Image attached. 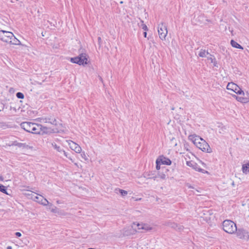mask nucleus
Instances as JSON below:
<instances>
[{
	"label": "nucleus",
	"mask_w": 249,
	"mask_h": 249,
	"mask_svg": "<svg viewBox=\"0 0 249 249\" xmlns=\"http://www.w3.org/2000/svg\"><path fill=\"white\" fill-rule=\"evenodd\" d=\"M190 137H192L191 139L194 144L202 151L207 153L212 152V150L208 143L200 137L196 135H191Z\"/></svg>",
	"instance_id": "nucleus-1"
},
{
	"label": "nucleus",
	"mask_w": 249,
	"mask_h": 249,
	"mask_svg": "<svg viewBox=\"0 0 249 249\" xmlns=\"http://www.w3.org/2000/svg\"><path fill=\"white\" fill-rule=\"evenodd\" d=\"M20 126L28 132L38 134L39 133V130L41 129V124L25 122L21 123Z\"/></svg>",
	"instance_id": "nucleus-2"
},
{
	"label": "nucleus",
	"mask_w": 249,
	"mask_h": 249,
	"mask_svg": "<svg viewBox=\"0 0 249 249\" xmlns=\"http://www.w3.org/2000/svg\"><path fill=\"white\" fill-rule=\"evenodd\" d=\"M88 57L86 53H81L77 56L71 58L70 61L79 65H87L89 62L88 59Z\"/></svg>",
	"instance_id": "nucleus-3"
},
{
	"label": "nucleus",
	"mask_w": 249,
	"mask_h": 249,
	"mask_svg": "<svg viewBox=\"0 0 249 249\" xmlns=\"http://www.w3.org/2000/svg\"><path fill=\"white\" fill-rule=\"evenodd\" d=\"M223 230L230 234L234 233L237 231L235 223L231 220H225L222 223Z\"/></svg>",
	"instance_id": "nucleus-4"
},
{
	"label": "nucleus",
	"mask_w": 249,
	"mask_h": 249,
	"mask_svg": "<svg viewBox=\"0 0 249 249\" xmlns=\"http://www.w3.org/2000/svg\"><path fill=\"white\" fill-rule=\"evenodd\" d=\"M13 37V34L11 32L4 30L0 31V39L3 42L9 43L11 42V37Z\"/></svg>",
	"instance_id": "nucleus-5"
},
{
	"label": "nucleus",
	"mask_w": 249,
	"mask_h": 249,
	"mask_svg": "<svg viewBox=\"0 0 249 249\" xmlns=\"http://www.w3.org/2000/svg\"><path fill=\"white\" fill-rule=\"evenodd\" d=\"M167 32V27L164 23H161L158 25L159 37L162 40L165 39Z\"/></svg>",
	"instance_id": "nucleus-6"
},
{
	"label": "nucleus",
	"mask_w": 249,
	"mask_h": 249,
	"mask_svg": "<svg viewBox=\"0 0 249 249\" xmlns=\"http://www.w3.org/2000/svg\"><path fill=\"white\" fill-rule=\"evenodd\" d=\"M227 89L228 90H231V91H234L237 94H245L242 89L238 85L233 82L229 83L227 86Z\"/></svg>",
	"instance_id": "nucleus-7"
},
{
	"label": "nucleus",
	"mask_w": 249,
	"mask_h": 249,
	"mask_svg": "<svg viewBox=\"0 0 249 249\" xmlns=\"http://www.w3.org/2000/svg\"><path fill=\"white\" fill-rule=\"evenodd\" d=\"M237 236L240 238L249 240V233L243 229H237V231H235Z\"/></svg>",
	"instance_id": "nucleus-8"
},
{
	"label": "nucleus",
	"mask_w": 249,
	"mask_h": 249,
	"mask_svg": "<svg viewBox=\"0 0 249 249\" xmlns=\"http://www.w3.org/2000/svg\"><path fill=\"white\" fill-rule=\"evenodd\" d=\"M41 128L39 130V133L38 134L43 135L44 134H49L52 133H59L60 131L57 129H51L48 128L46 126H44L41 125Z\"/></svg>",
	"instance_id": "nucleus-9"
},
{
	"label": "nucleus",
	"mask_w": 249,
	"mask_h": 249,
	"mask_svg": "<svg viewBox=\"0 0 249 249\" xmlns=\"http://www.w3.org/2000/svg\"><path fill=\"white\" fill-rule=\"evenodd\" d=\"M186 164L190 167H192L196 171H197L199 172L208 173V171L198 167L197 164L192 160L187 161Z\"/></svg>",
	"instance_id": "nucleus-10"
},
{
	"label": "nucleus",
	"mask_w": 249,
	"mask_h": 249,
	"mask_svg": "<svg viewBox=\"0 0 249 249\" xmlns=\"http://www.w3.org/2000/svg\"><path fill=\"white\" fill-rule=\"evenodd\" d=\"M164 225L166 226L170 227L174 229L178 230L180 231L183 230V227L181 225H178L177 223L175 222H172L171 221H168L165 222Z\"/></svg>",
	"instance_id": "nucleus-11"
},
{
	"label": "nucleus",
	"mask_w": 249,
	"mask_h": 249,
	"mask_svg": "<svg viewBox=\"0 0 249 249\" xmlns=\"http://www.w3.org/2000/svg\"><path fill=\"white\" fill-rule=\"evenodd\" d=\"M8 145L9 146H17L18 147H22L23 148H29V149H30V148H32V147L29 146L28 145L26 144L25 143H23L18 142L17 141H15L12 142V143L9 144Z\"/></svg>",
	"instance_id": "nucleus-12"
},
{
	"label": "nucleus",
	"mask_w": 249,
	"mask_h": 249,
	"mask_svg": "<svg viewBox=\"0 0 249 249\" xmlns=\"http://www.w3.org/2000/svg\"><path fill=\"white\" fill-rule=\"evenodd\" d=\"M70 148L74 150L77 153H80L81 152L82 149L81 147L77 143L71 141V144L69 143Z\"/></svg>",
	"instance_id": "nucleus-13"
},
{
	"label": "nucleus",
	"mask_w": 249,
	"mask_h": 249,
	"mask_svg": "<svg viewBox=\"0 0 249 249\" xmlns=\"http://www.w3.org/2000/svg\"><path fill=\"white\" fill-rule=\"evenodd\" d=\"M158 159H160V163H161L162 164L167 165H169L171 164V163H172L171 160L169 159L166 158V157H164L163 156H160L159 158H158Z\"/></svg>",
	"instance_id": "nucleus-14"
},
{
	"label": "nucleus",
	"mask_w": 249,
	"mask_h": 249,
	"mask_svg": "<svg viewBox=\"0 0 249 249\" xmlns=\"http://www.w3.org/2000/svg\"><path fill=\"white\" fill-rule=\"evenodd\" d=\"M43 121L44 123H50L53 125H57V121L55 118H53L51 117H46L43 119Z\"/></svg>",
	"instance_id": "nucleus-15"
},
{
	"label": "nucleus",
	"mask_w": 249,
	"mask_h": 249,
	"mask_svg": "<svg viewBox=\"0 0 249 249\" xmlns=\"http://www.w3.org/2000/svg\"><path fill=\"white\" fill-rule=\"evenodd\" d=\"M132 231H134L132 228L130 229H126L125 228L123 230V235L124 236H129L133 234Z\"/></svg>",
	"instance_id": "nucleus-16"
},
{
	"label": "nucleus",
	"mask_w": 249,
	"mask_h": 249,
	"mask_svg": "<svg viewBox=\"0 0 249 249\" xmlns=\"http://www.w3.org/2000/svg\"><path fill=\"white\" fill-rule=\"evenodd\" d=\"M233 97L236 98V99L242 103H247L249 101V99L246 97H239L235 95H233Z\"/></svg>",
	"instance_id": "nucleus-17"
},
{
	"label": "nucleus",
	"mask_w": 249,
	"mask_h": 249,
	"mask_svg": "<svg viewBox=\"0 0 249 249\" xmlns=\"http://www.w3.org/2000/svg\"><path fill=\"white\" fill-rule=\"evenodd\" d=\"M231 44L232 47L243 50V47L234 40H231Z\"/></svg>",
	"instance_id": "nucleus-18"
},
{
	"label": "nucleus",
	"mask_w": 249,
	"mask_h": 249,
	"mask_svg": "<svg viewBox=\"0 0 249 249\" xmlns=\"http://www.w3.org/2000/svg\"><path fill=\"white\" fill-rule=\"evenodd\" d=\"M161 170H162L161 172H160V171L159 172V173L157 175V178H161L162 179H164L166 178V175L164 173L163 171L165 170L166 171L167 170L166 169H164L163 168H162Z\"/></svg>",
	"instance_id": "nucleus-19"
},
{
	"label": "nucleus",
	"mask_w": 249,
	"mask_h": 249,
	"mask_svg": "<svg viewBox=\"0 0 249 249\" xmlns=\"http://www.w3.org/2000/svg\"><path fill=\"white\" fill-rule=\"evenodd\" d=\"M40 200H37L38 203H40L44 206L49 204L48 201L46 198H44L43 196H40Z\"/></svg>",
	"instance_id": "nucleus-20"
},
{
	"label": "nucleus",
	"mask_w": 249,
	"mask_h": 249,
	"mask_svg": "<svg viewBox=\"0 0 249 249\" xmlns=\"http://www.w3.org/2000/svg\"><path fill=\"white\" fill-rule=\"evenodd\" d=\"M242 170L244 173H249V162L242 165Z\"/></svg>",
	"instance_id": "nucleus-21"
},
{
	"label": "nucleus",
	"mask_w": 249,
	"mask_h": 249,
	"mask_svg": "<svg viewBox=\"0 0 249 249\" xmlns=\"http://www.w3.org/2000/svg\"><path fill=\"white\" fill-rule=\"evenodd\" d=\"M8 43L14 45H18L20 44V41L16 38L13 35V37H11V42H9Z\"/></svg>",
	"instance_id": "nucleus-22"
},
{
	"label": "nucleus",
	"mask_w": 249,
	"mask_h": 249,
	"mask_svg": "<svg viewBox=\"0 0 249 249\" xmlns=\"http://www.w3.org/2000/svg\"><path fill=\"white\" fill-rule=\"evenodd\" d=\"M52 145L58 152H59L60 153H62V152L63 151V149H62L60 146L57 145V144L55 143H54V142L52 143Z\"/></svg>",
	"instance_id": "nucleus-23"
},
{
	"label": "nucleus",
	"mask_w": 249,
	"mask_h": 249,
	"mask_svg": "<svg viewBox=\"0 0 249 249\" xmlns=\"http://www.w3.org/2000/svg\"><path fill=\"white\" fill-rule=\"evenodd\" d=\"M118 191H119V192L122 196H125L127 194V192L126 191L120 189L119 188H117L115 189V192L116 193H118Z\"/></svg>",
	"instance_id": "nucleus-24"
},
{
	"label": "nucleus",
	"mask_w": 249,
	"mask_h": 249,
	"mask_svg": "<svg viewBox=\"0 0 249 249\" xmlns=\"http://www.w3.org/2000/svg\"><path fill=\"white\" fill-rule=\"evenodd\" d=\"M209 54V53L208 52H206L205 50L201 49L198 53V55L201 57H205L206 56V54Z\"/></svg>",
	"instance_id": "nucleus-25"
},
{
	"label": "nucleus",
	"mask_w": 249,
	"mask_h": 249,
	"mask_svg": "<svg viewBox=\"0 0 249 249\" xmlns=\"http://www.w3.org/2000/svg\"><path fill=\"white\" fill-rule=\"evenodd\" d=\"M142 230H144L146 231H149L152 230V227L149 226L148 224H143V226H142Z\"/></svg>",
	"instance_id": "nucleus-26"
},
{
	"label": "nucleus",
	"mask_w": 249,
	"mask_h": 249,
	"mask_svg": "<svg viewBox=\"0 0 249 249\" xmlns=\"http://www.w3.org/2000/svg\"><path fill=\"white\" fill-rule=\"evenodd\" d=\"M141 24L140 25V26L141 27H142V28L145 31H146L148 30L147 26L144 24V22H143V21L142 19H141Z\"/></svg>",
	"instance_id": "nucleus-27"
},
{
	"label": "nucleus",
	"mask_w": 249,
	"mask_h": 249,
	"mask_svg": "<svg viewBox=\"0 0 249 249\" xmlns=\"http://www.w3.org/2000/svg\"><path fill=\"white\" fill-rule=\"evenodd\" d=\"M16 96L18 99H23L24 97V94L20 92H18L16 93Z\"/></svg>",
	"instance_id": "nucleus-28"
},
{
	"label": "nucleus",
	"mask_w": 249,
	"mask_h": 249,
	"mask_svg": "<svg viewBox=\"0 0 249 249\" xmlns=\"http://www.w3.org/2000/svg\"><path fill=\"white\" fill-rule=\"evenodd\" d=\"M0 192L7 195H11V194L7 191V188L5 186H3V188H2V190L0 191Z\"/></svg>",
	"instance_id": "nucleus-29"
},
{
	"label": "nucleus",
	"mask_w": 249,
	"mask_h": 249,
	"mask_svg": "<svg viewBox=\"0 0 249 249\" xmlns=\"http://www.w3.org/2000/svg\"><path fill=\"white\" fill-rule=\"evenodd\" d=\"M25 195L27 196L28 198H29V197L32 196H34L33 192L29 190H27V192L25 193Z\"/></svg>",
	"instance_id": "nucleus-30"
},
{
	"label": "nucleus",
	"mask_w": 249,
	"mask_h": 249,
	"mask_svg": "<svg viewBox=\"0 0 249 249\" xmlns=\"http://www.w3.org/2000/svg\"><path fill=\"white\" fill-rule=\"evenodd\" d=\"M160 159H157L156 160V169L159 170L160 169Z\"/></svg>",
	"instance_id": "nucleus-31"
},
{
	"label": "nucleus",
	"mask_w": 249,
	"mask_h": 249,
	"mask_svg": "<svg viewBox=\"0 0 249 249\" xmlns=\"http://www.w3.org/2000/svg\"><path fill=\"white\" fill-rule=\"evenodd\" d=\"M62 153H63L64 154V155H65V156L67 158H68V159H69L72 162H73V161L72 160V159L71 158L70 156H69V154L66 152L64 150H63V151L62 152Z\"/></svg>",
	"instance_id": "nucleus-32"
},
{
	"label": "nucleus",
	"mask_w": 249,
	"mask_h": 249,
	"mask_svg": "<svg viewBox=\"0 0 249 249\" xmlns=\"http://www.w3.org/2000/svg\"><path fill=\"white\" fill-rule=\"evenodd\" d=\"M29 198L32 199L34 200V201H36L37 202H38L37 200H40V197H38L37 196H35L34 197H33V196H32L31 197H29Z\"/></svg>",
	"instance_id": "nucleus-33"
},
{
	"label": "nucleus",
	"mask_w": 249,
	"mask_h": 249,
	"mask_svg": "<svg viewBox=\"0 0 249 249\" xmlns=\"http://www.w3.org/2000/svg\"><path fill=\"white\" fill-rule=\"evenodd\" d=\"M98 44L99 45V47L100 48L102 44V39L101 37L100 36L98 37Z\"/></svg>",
	"instance_id": "nucleus-34"
},
{
	"label": "nucleus",
	"mask_w": 249,
	"mask_h": 249,
	"mask_svg": "<svg viewBox=\"0 0 249 249\" xmlns=\"http://www.w3.org/2000/svg\"><path fill=\"white\" fill-rule=\"evenodd\" d=\"M137 227H138V228L139 230H141V229H142V227H143L142 226H143V224H139V223H138L137 224Z\"/></svg>",
	"instance_id": "nucleus-35"
},
{
	"label": "nucleus",
	"mask_w": 249,
	"mask_h": 249,
	"mask_svg": "<svg viewBox=\"0 0 249 249\" xmlns=\"http://www.w3.org/2000/svg\"><path fill=\"white\" fill-rule=\"evenodd\" d=\"M15 235H16V236L17 237H20L21 236V233L20 232H16L15 233Z\"/></svg>",
	"instance_id": "nucleus-36"
},
{
	"label": "nucleus",
	"mask_w": 249,
	"mask_h": 249,
	"mask_svg": "<svg viewBox=\"0 0 249 249\" xmlns=\"http://www.w3.org/2000/svg\"><path fill=\"white\" fill-rule=\"evenodd\" d=\"M208 59L210 60L211 62V63H213V61L215 60L214 58H212V57H208Z\"/></svg>",
	"instance_id": "nucleus-37"
},
{
	"label": "nucleus",
	"mask_w": 249,
	"mask_h": 249,
	"mask_svg": "<svg viewBox=\"0 0 249 249\" xmlns=\"http://www.w3.org/2000/svg\"><path fill=\"white\" fill-rule=\"evenodd\" d=\"M1 107H0V112L3 110L4 106L2 103H0Z\"/></svg>",
	"instance_id": "nucleus-38"
},
{
	"label": "nucleus",
	"mask_w": 249,
	"mask_h": 249,
	"mask_svg": "<svg viewBox=\"0 0 249 249\" xmlns=\"http://www.w3.org/2000/svg\"><path fill=\"white\" fill-rule=\"evenodd\" d=\"M149 176H150L149 177V178H152V179H154V180L156 179V178H157V176H150V175H148Z\"/></svg>",
	"instance_id": "nucleus-39"
},
{
	"label": "nucleus",
	"mask_w": 249,
	"mask_h": 249,
	"mask_svg": "<svg viewBox=\"0 0 249 249\" xmlns=\"http://www.w3.org/2000/svg\"><path fill=\"white\" fill-rule=\"evenodd\" d=\"M51 211L53 213H56V207H55L54 208H53Z\"/></svg>",
	"instance_id": "nucleus-40"
},
{
	"label": "nucleus",
	"mask_w": 249,
	"mask_h": 249,
	"mask_svg": "<svg viewBox=\"0 0 249 249\" xmlns=\"http://www.w3.org/2000/svg\"><path fill=\"white\" fill-rule=\"evenodd\" d=\"M213 65H214L215 67L217 66V62H216V60H215V59L213 61Z\"/></svg>",
	"instance_id": "nucleus-41"
},
{
	"label": "nucleus",
	"mask_w": 249,
	"mask_h": 249,
	"mask_svg": "<svg viewBox=\"0 0 249 249\" xmlns=\"http://www.w3.org/2000/svg\"><path fill=\"white\" fill-rule=\"evenodd\" d=\"M3 186L4 185L0 183V191L2 190V188H3Z\"/></svg>",
	"instance_id": "nucleus-42"
},
{
	"label": "nucleus",
	"mask_w": 249,
	"mask_h": 249,
	"mask_svg": "<svg viewBox=\"0 0 249 249\" xmlns=\"http://www.w3.org/2000/svg\"><path fill=\"white\" fill-rule=\"evenodd\" d=\"M143 36H144V37H146V36H147V33H146V31L143 33Z\"/></svg>",
	"instance_id": "nucleus-43"
},
{
	"label": "nucleus",
	"mask_w": 249,
	"mask_h": 249,
	"mask_svg": "<svg viewBox=\"0 0 249 249\" xmlns=\"http://www.w3.org/2000/svg\"><path fill=\"white\" fill-rule=\"evenodd\" d=\"M3 178L2 176H0V181H3Z\"/></svg>",
	"instance_id": "nucleus-44"
},
{
	"label": "nucleus",
	"mask_w": 249,
	"mask_h": 249,
	"mask_svg": "<svg viewBox=\"0 0 249 249\" xmlns=\"http://www.w3.org/2000/svg\"><path fill=\"white\" fill-rule=\"evenodd\" d=\"M7 249H12V247L11 246H8Z\"/></svg>",
	"instance_id": "nucleus-45"
},
{
	"label": "nucleus",
	"mask_w": 249,
	"mask_h": 249,
	"mask_svg": "<svg viewBox=\"0 0 249 249\" xmlns=\"http://www.w3.org/2000/svg\"><path fill=\"white\" fill-rule=\"evenodd\" d=\"M187 186L189 188H193V187L192 186H191L190 185H187Z\"/></svg>",
	"instance_id": "nucleus-46"
},
{
	"label": "nucleus",
	"mask_w": 249,
	"mask_h": 249,
	"mask_svg": "<svg viewBox=\"0 0 249 249\" xmlns=\"http://www.w3.org/2000/svg\"><path fill=\"white\" fill-rule=\"evenodd\" d=\"M2 123L0 122V127L2 126Z\"/></svg>",
	"instance_id": "nucleus-47"
},
{
	"label": "nucleus",
	"mask_w": 249,
	"mask_h": 249,
	"mask_svg": "<svg viewBox=\"0 0 249 249\" xmlns=\"http://www.w3.org/2000/svg\"><path fill=\"white\" fill-rule=\"evenodd\" d=\"M174 109H175V108H174V107H173L171 108V109H172V110H174Z\"/></svg>",
	"instance_id": "nucleus-48"
},
{
	"label": "nucleus",
	"mask_w": 249,
	"mask_h": 249,
	"mask_svg": "<svg viewBox=\"0 0 249 249\" xmlns=\"http://www.w3.org/2000/svg\"><path fill=\"white\" fill-rule=\"evenodd\" d=\"M35 196H36L35 195H34V196H32L33 197H34Z\"/></svg>",
	"instance_id": "nucleus-49"
}]
</instances>
